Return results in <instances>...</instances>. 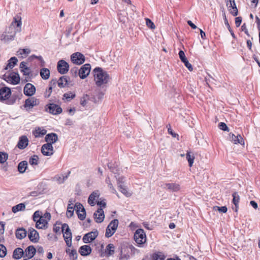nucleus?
Listing matches in <instances>:
<instances>
[{
    "mask_svg": "<svg viewBox=\"0 0 260 260\" xmlns=\"http://www.w3.org/2000/svg\"><path fill=\"white\" fill-rule=\"evenodd\" d=\"M26 62L22 61L19 66L20 70L24 76H29L31 74V69L26 66Z\"/></svg>",
    "mask_w": 260,
    "mask_h": 260,
    "instance_id": "a878e982",
    "label": "nucleus"
},
{
    "mask_svg": "<svg viewBox=\"0 0 260 260\" xmlns=\"http://www.w3.org/2000/svg\"><path fill=\"white\" fill-rule=\"evenodd\" d=\"M28 139L26 136H22L19 137L17 147L21 150L25 149L28 145Z\"/></svg>",
    "mask_w": 260,
    "mask_h": 260,
    "instance_id": "aec40b11",
    "label": "nucleus"
},
{
    "mask_svg": "<svg viewBox=\"0 0 260 260\" xmlns=\"http://www.w3.org/2000/svg\"><path fill=\"white\" fill-rule=\"evenodd\" d=\"M69 82V78L67 76H63L59 78L57 81V84L60 88H64L68 84Z\"/></svg>",
    "mask_w": 260,
    "mask_h": 260,
    "instance_id": "7c9ffc66",
    "label": "nucleus"
},
{
    "mask_svg": "<svg viewBox=\"0 0 260 260\" xmlns=\"http://www.w3.org/2000/svg\"><path fill=\"white\" fill-rule=\"evenodd\" d=\"M64 240L68 247L72 246V233L63 234Z\"/></svg>",
    "mask_w": 260,
    "mask_h": 260,
    "instance_id": "ea45409f",
    "label": "nucleus"
},
{
    "mask_svg": "<svg viewBox=\"0 0 260 260\" xmlns=\"http://www.w3.org/2000/svg\"><path fill=\"white\" fill-rule=\"evenodd\" d=\"M58 136L55 133H50L46 135L45 138V141L47 143H51L52 145L53 144L55 143L58 141Z\"/></svg>",
    "mask_w": 260,
    "mask_h": 260,
    "instance_id": "393cba45",
    "label": "nucleus"
},
{
    "mask_svg": "<svg viewBox=\"0 0 260 260\" xmlns=\"http://www.w3.org/2000/svg\"><path fill=\"white\" fill-rule=\"evenodd\" d=\"M39 213L34 212L33 219L34 221L36 222V227L39 229H43L46 226L48 221L44 219V217H42V215H41Z\"/></svg>",
    "mask_w": 260,
    "mask_h": 260,
    "instance_id": "7ed1b4c3",
    "label": "nucleus"
},
{
    "mask_svg": "<svg viewBox=\"0 0 260 260\" xmlns=\"http://www.w3.org/2000/svg\"><path fill=\"white\" fill-rule=\"evenodd\" d=\"M233 200L232 208L234 211H238L239 209V202L240 200V197L237 192H234L232 194Z\"/></svg>",
    "mask_w": 260,
    "mask_h": 260,
    "instance_id": "4be33fe9",
    "label": "nucleus"
},
{
    "mask_svg": "<svg viewBox=\"0 0 260 260\" xmlns=\"http://www.w3.org/2000/svg\"><path fill=\"white\" fill-rule=\"evenodd\" d=\"M119 260H128L130 258L131 252L135 250V247L132 245H123L119 247Z\"/></svg>",
    "mask_w": 260,
    "mask_h": 260,
    "instance_id": "f03ea898",
    "label": "nucleus"
},
{
    "mask_svg": "<svg viewBox=\"0 0 260 260\" xmlns=\"http://www.w3.org/2000/svg\"><path fill=\"white\" fill-rule=\"evenodd\" d=\"M36 92L35 86L31 83H27L25 85L23 89L24 94L28 96L33 95Z\"/></svg>",
    "mask_w": 260,
    "mask_h": 260,
    "instance_id": "6ab92c4d",
    "label": "nucleus"
},
{
    "mask_svg": "<svg viewBox=\"0 0 260 260\" xmlns=\"http://www.w3.org/2000/svg\"><path fill=\"white\" fill-rule=\"evenodd\" d=\"M39 157L37 155L31 156L28 160V162L31 166H37L38 164Z\"/></svg>",
    "mask_w": 260,
    "mask_h": 260,
    "instance_id": "c03bdc74",
    "label": "nucleus"
},
{
    "mask_svg": "<svg viewBox=\"0 0 260 260\" xmlns=\"http://www.w3.org/2000/svg\"><path fill=\"white\" fill-rule=\"evenodd\" d=\"M116 177L119 190L125 196L129 197L131 194L127 191L126 186L124 185V177L118 176Z\"/></svg>",
    "mask_w": 260,
    "mask_h": 260,
    "instance_id": "1a4fd4ad",
    "label": "nucleus"
},
{
    "mask_svg": "<svg viewBox=\"0 0 260 260\" xmlns=\"http://www.w3.org/2000/svg\"><path fill=\"white\" fill-rule=\"evenodd\" d=\"M100 193L99 190L93 191L88 197L87 202L91 206H94L99 199Z\"/></svg>",
    "mask_w": 260,
    "mask_h": 260,
    "instance_id": "2eb2a0df",
    "label": "nucleus"
},
{
    "mask_svg": "<svg viewBox=\"0 0 260 260\" xmlns=\"http://www.w3.org/2000/svg\"><path fill=\"white\" fill-rule=\"evenodd\" d=\"M213 210L215 211H227L228 209L226 206L218 207L214 206Z\"/></svg>",
    "mask_w": 260,
    "mask_h": 260,
    "instance_id": "e2e57ef3",
    "label": "nucleus"
},
{
    "mask_svg": "<svg viewBox=\"0 0 260 260\" xmlns=\"http://www.w3.org/2000/svg\"><path fill=\"white\" fill-rule=\"evenodd\" d=\"M67 211L84 212L86 211V210L82 204L80 203L77 202L74 203V201H69Z\"/></svg>",
    "mask_w": 260,
    "mask_h": 260,
    "instance_id": "423d86ee",
    "label": "nucleus"
},
{
    "mask_svg": "<svg viewBox=\"0 0 260 260\" xmlns=\"http://www.w3.org/2000/svg\"><path fill=\"white\" fill-rule=\"evenodd\" d=\"M8 158V154L5 152H0V164H4Z\"/></svg>",
    "mask_w": 260,
    "mask_h": 260,
    "instance_id": "49530a36",
    "label": "nucleus"
},
{
    "mask_svg": "<svg viewBox=\"0 0 260 260\" xmlns=\"http://www.w3.org/2000/svg\"><path fill=\"white\" fill-rule=\"evenodd\" d=\"M41 152L45 156H51L53 154V147L51 143H46L41 147Z\"/></svg>",
    "mask_w": 260,
    "mask_h": 260,
    "instance_id": "f3484780",
    "label": "nucleus"
},
{
    "mask_svg": "<svg viewBox=\"0 0 260 260\" xmlns=\"http://www.w3.org/2000/svg\"><path fill=\"white\" fill-rule=\"evenodd\" d=\"M226 5L230 13L234 16L238 15V11L235 0H226Z\"/></svg>",
    "mask_w": 260,
    "mask_h": 260,
    "instance_id": "dca6fc26",
    "label": "nucleus"
},
{
    "mask_svg": "<svg viewBox=\"0 0 260 260\" xmlns=\"http://www.w3.org/2000/svg\"><path fill=\"white\" fill-rule=\"evenodd\" d=\"M12 23H15L17 27H20L22 24L21 17H18L17 18L14 17V21Z\"/></svg>",
    "mask_w": 260,
    "mask_h": 260,
    "instance_id": "bf43d9fd",
    "label": "nucleus"
},
{
    "mask_svg": "<svg viewBox=\"0 0 260 260\" xmlns=\"http://www.w3.org/2000/svg\"><path fill=\"white\" fill-rule=\"evenodd\" d=\"M109 169L110 170L111 172L115 174H118L119 171V169L118 168V163L114 161V162L112 161H111L110 162H109L107 165Z\"/></svg>",
    "mask_w": 260,
    "mask_h": 260,
    "instance_id": "c756f323",
    "label": "nucleus"
},
{
    "mask_svg": "<svg viewBox=\"0 0 260 260\" xmlns=\"http://www.w3.org/2000/svg\"><path fill=\"white\" fill-rule=\"evenodd\" d=\"M52 89L51 88V87H49L48 89H46L45 93H44V96L46 98H48L52 92Z\"/></svg>",
    "mask_w": 260,
    "mask_h": 260,
    "instance_id": "338daca9",
    "label": "nucleus"
},
{
    "mask_svg": "<svg viewBox=\"0 0 260 260\" xmlns=\"http://www.w3.org/2000/svg\"><path fill=\"white\" fill-rule=\"evenodd\" d=\"M165 258V255L160 252L154 253L153 255V260H164Z\"/></svg>",
    "mask_w": 260,
    "mask_h": 260,
    "instance_id": "de8ad7c7",
    "label": "nucleus"
},
{
    "mask_svg": "<svg viewBox=\"0 0 260 260\" xmlns=\"http://www.w3.org/2000/svg\"><path fill=\"white\" fill-rule=\"evenodd\" d=\"M29 58H30L31 59H33L34 58L38 59L41 62V67H43L45 65V61H44L43 57L41 56H37V55L34 54V55H31L29 57Z\"/></svg>",
    "mask_w": 260,
    "mask_h": 260,
    "instance_id": "864d4df0",
    "label": "nucleus"
},
{
    "mask_svg": "<svg viewBox=\"0 0 260 260\" xmlns=\"http://www.w3.org/2000/svg\"><path fill=\"white\" fill-rule=\"evenodd\" d=\"M40 74L43 79L47 80L49 79L50 73L48 69L43 68L40 70Z\"/></svg>",
    "mask_w": 260,
    "mask_h": 260,
    "instance_id": "4c0bfd02",
    "label": "nucleus"
},
{
    "mask_svg": "<svg viewBox=\"0 0 260 260\" xmlns=\"http://www.w3.org/2000/svg\"><path fill=\"white\" fill-rule=\"evenodd\" d=\"M61 230L63 234L71 233V230L67 223L62 224Z\"/></svg>",
    "mask_w": 260,
    "mask_h": 260,
    "instance_id": "5fc2aeb1",
    "label": "nucleus"
},
{
    "mask_svg": "<svg viewBox=\"0 0 260 260\" xmlns=\"http://www.w3.org/2000/svg\"><path fill=\"white\" fill-rule=\"evenodd\" d=\"M21 31V28H17L16 29V30H15V32L13 34H11L10 36V38H8L7 37V35L6 34H2L1 36V40L2 41H11V40H13L14 39V38L15 37V34L16 33V32H20Z\"/></svg>",
    "mask_w": 260,
    "mask_h": 260,
    "instance_id": "f704fd0d",
    "label": "nucleus"
},
{
    "mask_svg": "<svg viewBox=\"0 0 260 260\" xmlns=\"http://www.w3.org/2000/svg\"><path fill=\"white\" fill-rule=\"evenodd\" d=\"M26 231L23 228H19L16 231L15 235L17 239H22L26 236Z\"/></svg>",
    "mask_w": 260,
    "mask_h": 260,
    "instance_id": "72a5a7b5",
    "label": "nucleus"
},
{
    "mask_svg": "<svg viewBox=\"0 0 260 260\" xmlns=\"http://www.w3.org/2000/svg\"><path fill=\"white\" fill-rule=\"evenodd\" d=\"M93 216L95 221L98 223L102 222L105 218L104 212H94Z\"/></svg>",
    "mask_w": 260,
    "mask_h": 260,
    "instance_id": "58836bf2",
    "label": "nucleus"
},
{
    "mask_svg": "<svg viewBox=\"0 0 260 260\" xmlns=\"http://www.w3.org/2000/svg\"><path fill=\"white\" fill-rule=\"evenodd\" d=\"M223 17H224V21L225 25L226 26L228 29H229V31L231 33V35L232 36V37L234 39H236V37L235 35L234 34L233 30L232 29V28L230 27V25L228 22V20L226 17L225 13H223Z\"/></svg>",
    "mask_w": 260,
    "mask_h": 260,
    "instance_id": "a18cd8bd",
    "label": "nucleus"
},
{
    "mask_svg": "<svg viewBox=\"0 0 260 260\" xmlns=\"http://www.w3.org/2000/svg\"><path fill=\"white\" fill-rule=\"evenodd\" d=\"M190 152H187L186 154V158L188 161V165L190 167L192 166L194 162V156L193 154L191 155Z\"/></svg>",
    "mask_w": 260,
    "mask_h": 260,
    "instance_id": "37998d69",
    "label": "nucleus"
},
{
    "mask_svg": "<svg viewBox=\"0 0 260 260\" xmlns=\"http://www.w3.org/2000/svg\"><path fill=\"white\" fill-rule=\"evenodd\" d=\"M134 238L135 241L139 245L143 244L146 241L145 233L142 229L136 230L134 234Z\"/></svg>",
    "mask_w": 260,
    "mask_h": 260,
    "instance_id": "39448f33",
    "label": "nucleus"
},
{
    "mask_svg": "<svg viewBox=\"0 0 260 260\" xmlns=\"http://www.w3.org/2000/svg\"><path fill=\"white\" fill-rule=\"evenodd\" d=\"M179 58L182 62L185 61L187 59V58L185 56V53L182 50H180L178 53Z\"/></svg>",
    "mask_w": 260,
    "mask_h": 260,
    "instance_id": "680f3d73",
    "label": "nucleus"
},
{
    "mask_svg": "<svg viewBox=\"0 0 260 260\" xmlns=\"http://www.w3.org/2000/svg\"><path fill=\"white\" fill-rule=\"evenodd\" d=\"M24 256V252L21 248H16L13 253V258L15 259H19Z\"/></svg>",
    "mask_w": 260,
    "mask_h": 260,
    "instance_id": "c85d7f7f",
    "label": "nucleus"
},
{
    "mask_svg": "<svg viewBox=\"0 0 260 260\" xmlns=\"http://www.w3.org/2000/svg\"><path fill=\"white\" fill-rule=\"evenodd\" d=\"M71 60L74 64L80 65L85 62V57L81 53L77 52L71 55Z\"/></svg>",
    "mask_w": 260,
    "mask_h": 260,
    "instance_id": "6e6552de",
    "label": "nucleus"
},
{
    "mask_svg": "<svg viewBox=\"0 0 260 260\" xmlns=\"http://www.w3.org/2000/svg\"><path fill=\"white\" fill-rule=\"evenodd\" d=\"M98 231L91 232L86 234L83 237V241L85 243H89L93 241L98 236Z\"/></svg>",
    "mask_w": 260,
    "mask_h": 260,
    "instance_id": "a211bd4d",
    "label": "nucleus"
},
{
    "mask_svg": "<svg viewBox=\"0 0 260 260\" xmlns=\"http://www.w3.org/2000/svg\"><path fill=\"white\" fill-rule=\"evenodd\" d=\"M57 69L61 74H66L69 70V63L63 59L59 60L57 62Z\"/></svg>",
    "mask_w": 260,
    "mask_h": 260,
    "instance_id": "f8f14e48",
    "label": "nucleus"
},
{
    "mask_svg": "<svg viewBox=\"0 0 260 260\" xmlns=\"http://www.w3.org/2000/svg\"><path fill=\"white\" fill-rule=\"evenodd\" d=\"M105 251L108 256L113 255L115 252V246L113 244H109L106 247Z\"/></svg>",
    "mask_w": 260,
    "mask_h": 260,
    "instance_id": "a19ab883",
    "label": "nucleus"
},
{
    "mask_svg": "<svg viewBox=\"0 0 260 260\" xmlns=\"http://www.w3.org/2000/svg\"><path fill=\"white\" fill-rule=\"evenodd\" d=\"M70 73L72 74L74 77H77V75H78V68L77 67L72 68L70 70Z\"/></svg>",
    "mask_w": 260,
    "mask_h": 260,
    "instance_id": "0e129e2a",
    "label": "nucleus"
},
{
    "mask_svg": "<svg viewBox=\"0 0 260 260\" xmlns=\"http://www.w3.org/2000/svg\"><path fill=\"white\" fill-rule=\"evenodd\" d=\"M182 62L184 64L185 66L188 69V70L189 71H192L193 70L192 66L189 62V61L187 60V59L186 60H185V61H183Z\"/></svg>",
    "mask_w": 260,
    "mask_h": 260,
    "instance_id": "69168bd1",
    "label": "nucleus"
},
{
    "mask_svg": "<svg viewBox=\"0 0 260 260\" xmlns=\"http://www.w3.org/2000/svg\"><path fill=\"white\" fill-rule=\"evenodd\" d=\"M39 103L38 99H36L35 97H31L25 100L23 107L26 108L27 110H28L38 105Z\"/></svg>",
    "mask_w": 260,
    "mask_h": 260,
    "instance_id": "ddd939ff",
    "label": "nucleus"
},
{
    "mask_svg": "<svg viewBox=\"0 0 260 260\" xmlns=\"http://www.w3.org/2000/svg\"><path fill=\"white\" fill-rule=\"evenodd\" d=\"M46 130L43 129H42L41 128L39 127L38 129H36L35 137H39L40 136H44L46 134Z\"/></svg>",
    "mask_w": 260,
    "mask_h": 260,
    "instance_id": "09e8293b",
    "label": "nucleus"
},
{
    "mask_svg": "<svg viewBox=\"0 0 260 260\" xmlns=\"http://www.w3.org/2000/svg\"><path fill=\"white\" fill-rule=\"evenodd\" d=\"M146 23L147 26L151 28V29H154L155 27V26L154 24V23L149 18H146Z\"/></svg>",
    "mask_w": 260,
    "mask_h": 260,
    "instance_id": "4d7b16f0",
    "label": "nucleus"
},
{
    "mask_svg": "<svg viewBox=\"0 0 260 260\" xmlns=\"http://www.w3.org/2000/svg\"><path fill=\"white\" fill-rule=\"evenodd\" d=\"M45 110L53 115H57L60 114L62 111V108L58 105L54 103H50L45 106Z\"/></svg>",
    "mask_w": 260,
    "mask_h": 260,
    "instance_id": "0eeeda50",
    "label": "nucleus"
},
{
    "mask_svg": "<svg viewBox=\"0 0 260 260\" xmlns=\"http://www.w3.org/2000/svg\"><path fill=\"white\" fill-rule=\"evenodd\" d=\"M7 254V248L3 244H0V257H4Z\"/></svg>",
    "mask_w": 260,
    "mask_h": 260,
    "instance_id": "603ef678",
    "label": "nucleus"
},
{
    "mask_svg": "<svg viewBox=\"0 0 260 260\" xmlns=\"http://www.w3.org/2000/svg\"><path fill=\"white\" fill-rule=\"evenodd\" d=\"M63 96L68 101H70L75 97V94L71 92H68L64 93Z\"/></svg>",
    "mask_w": 260,
    "mask_h": 260,
    "instance_id": "8fccbe9b",
    "label": "nucleus"
},
{
    "mask_svg": "<svg viewBox=\"0 0 260 260\" xmlns=\"http://www.w3.org/2000/svg\"><path fill=\"white\" fill-rule=\"evenodd\" d=\"M3 79L8 83L13 85H16L19 83L20 78L18 73H13L8 76L5 75Z\"/></svg>",
    "mask_w": 260,
    "mask_h": 260,
    "instance_id": "9d476101",
    "label": "nucleus"
},
{
    "mask_svg": "<svg viewBox=\"0 0 260 260\" xmlns=\"http://www.w3.org/2000/svg\"><path fill=\"white\" fill-rule=\"evenodd\" d=\"M11 94V89L6 86L0 88V101L3 102L8 100Z\"/></svg>",
    "mask_w": 260,
    "mask_h": 260,
    "instance_id": "4468645a",
    "label": "nucleus"
},
{
    "mask_svg": "<svg viewBox=\"0 0 260 260\" xmlns=\"http://www.w3.org/2000/svg\"><path fill=\"white\" fill-rule=\"evenodd\" d=\"M90 70V64L89 63L85 64L78 70V75L81 79H84L88 76Z\"/></svg>",
    "mask_w": 260,
    "mask_h": 260,
    "instance_id": "9b49d317",
    "label": "nucleus"
},
{
    "mask_svg": "<svg viewBox=\"0 0 260 260\" xmlns=\"http://www.w3.org/2000/svg\"><path fill=\"white\" fill-rule=\"evenodd\" d=\"M79 252L81 255L87 256L91 253V248L89 245H83L80 247Z\"/></svg>",
    "mask_w": 260,
    "mask_h": 260,
    "instance_id": "cd10ccee",
    "label": "nucleus"
},
{
    "mask_svg": "<svg viewBox=\"0 0 260 260\" xmlns=\"http://www.w3.org/2000/svg\"><path fill=\"white\" fill-rule=\"evenodd\" d=\"M96 204H97L98 206V208L96 209L95 211H103V209L106 206V202L105 199H99L98 202H96Z\"/></svg>",
    "mask_w": 260,
    "mask_h": 260,
    "instance_id": "e433bc0d",
    "label": "nucleus"
},
{
    "mask_svg": "<svg viewBox=\"0 0 260 260\" xmlns=\"http://www.w3.org/2000/svg\"><path fill=\"white\" fill-rule=\"evenodd\" d=\"M70 256L73 260H76L78 257L77 251L75 249H72L70 253Z\"/></svg>",
    "mask_w": 260,
    "mask_h": 260,
    "instance_id": "13d9d810",
    "label": "nucleus"
},
{
    "mask_svg": "<svg viewBox=\"0 0 260 260\" xmlns=\"http://www.w3.org/2000/svg\"><path fill=\"white\" fill-rule=\"evenodd\" d=\"M30 52V50L28 48H23V49H20L17 51V53L18 55H25L26 56L28 54H29Z\"/></svg>",
    "mask_w": 260,
    "mask_h": 260,
    "instance_id": "3c124183",
    "label": "nucleus"
},
{
    "mask_svg": "<svg viewBox=\"0 0 260 260\" xmlns=\"http://www.w3.org/2000/svg\"><path fill=\"white\" fill-rule=\"evenodd\" d=\"M163 187L172 192L178 191L180 189V185L176 183H165Z\"/></svg>",
    "mask_w": 260,
    "mask_h": 260,
    "instance_id": "5701e85b",
    "label": "nucleus"
},
{
    "mask_svg": "<svg viewBox=\"0 0 260 260\" xmlns=\"http://www.w3.org/2000/svg\"><path fill=\"white\" fill-rule=\"evenodd\" d=\"M94 79L97 86L101 87L107 84L110 79L108 73L100 67H96L92 71Z\"/></svg>",
    "mask_w": 260,
    "mask_h": 260,
    "instance_id": "f257e3e1",
    "label": "nucleus"
},
{
    "mask_svg": "<svg viewBox=\"0 0 260 260\" xmlns=\"http://www.w3.org/2000/svg\"><path fill=\"white\" fill-rule=\"evenodd\" d=\"M218 127L223 131H229V128L227 125L224 123L221 122L218 124Z\"/></svg>",
    "mask_w": 260,
    "mask_h": 260,
    "instance_id": "6e6d98bb",
    "label": "nucleus"
},
{
    "mask_svg": "<svg viewBox=\"0 0 260 260\" xmlns=\"http://www.w3.org/2000/svg\"><path fill=\"white\" fill-rule=\"evenodd\" d=\"M71 173V171H68L67 174L64 175H56L54 179L58 182L59 184H61L64 182V181L68 178L70 174Z\"/></svg>",
    "mask_w": 260,
    "mask_h": 260,
    "instance_id": "473e14b6",
    "label": "nucleus"
},
{
    "mask_svg": "<svg viewBox=\"0 0 260 260\" xmlns=\"http://www.w3.org/2000/svg\"><path fill=\"white\" fill-rule=\"evenodd\" d=\"M28 168V162L26 160L20 161L17 166L18 171L21 173H24Z\"/></svg>",
    "mask_w": 260,
    "mask_h": 260,
    "instance_id": "2f4dec72",
    "label": "nucleus"
},
{
    "mask_svg": "<svg viewBox=\"0 0 260 260\" xmlns=\"http://www.w3.org/2000/svg\"><path fill=\"white\" fill-rule=\"evenodd\" d=\"M76 213L78 215V218L80 220H84L85 218V217H86V212H82V213L76 212Z\"/></svg>",
    "mask_w": 260,
    "mask_h": 260,
    "instance_id": "774afa93",
    "label": "nucleus"
},
{
    "mask_svg": "<svg viewBox=\"0 0 260 260\" xmlns=\"http://www.w3.org/2000/svg\"><path fill=\"white\" fill-rule=\"evenodd\" d=\"M169 127H168V133L170 135H171L173 138H177V139L178 140L179 139V135L173 131L172 129L171 128L170 124H169Z\"/></svg>",
    "mask_w": 260,
    "mask_h": 260,
    "instance_id": "052dcab7",
    "label": "nucleus"
},
{
    "mask_svg": "<svg viewBox=\"0 0 260 260\" xmlns=\"http://www.w3.org/2000/svg\"><path fill=\"white\" fill-rule=\"evenodd\" d=\"M17 61L18 59L16 57H11L8 61V62L4 69L6 70L9 68L12 69L17 64Z\"/></svg>",
    "mask_w": 260,
    "mask_h": 260,
    "instance_id": "c9c22d12",
    "label": "nucleus"
},
{
    "mask_svg": "<svg viewBox=\"0 0 260 260\" xmlns=\"http://www.w3.org/2000/svg\"><path fill=\"white\" fill-rule=\"evenodd\" d=\"M36 252V249L34 246H28L25 250L24 253V257H27L28 259L31 258Z\"/></svg>",
    "mask_w": 260,
    "mask_h": 260,
    "instance_id": "bb28decb",
    "label": "nucleus"
},
{
    "mask_svg": "<svg viewBox=\"0 0 260 260\" xmlns=\"http://www.w3.org/2000/svg\"><path fill=\"white\" fill-rule=\"evenodd\" d=\"M229 138L230 140L234 142V144H240L241 145L244 144V141L243 138L240 135H235L233 134H229Z\"/></svg>",
    "mask_w": 260,
    "mask_h": 260,
    "instance_id": "b1692460",
    "label": "nucleus"
},
{
    "mask_svg": "<svg viewBox=\"0 0 260 260\" xmlns=\"http://www.w3.org/2000/svg\"><path fill=\"white\" fill-rule=\"evenodd\" d=\"M119 221L117 219H113L110 222L106 231L105 236L107 238L111 237L115 233Z\"/></svg>",
    "mask_w": 260,
    "mask_h": 260,
    "instance_id": "20e7f679",
    "label": "nucleus"
},
{
    "mask_svg": "<svg viewBox=\"0 0 260 260\" xmlns=\"http://www.w3.org/2000/svg\"><path fill=\"white\" fill-rule=\"evenodd\" d=\"M28 237L29 240L34 243L38 242L39 239V235L38 232L33 228L29 229Z\"/></svg>",
    "mask_w": 260,
    "mask_h": 260,
    "instance_id": "412c9836",
    "label": "nucleus"
},
{
    "mask_svg": "<svg viewBox=\"0 0 260 260\" xmlns=\"http://www.w3.org/2000/svg\"><path fill=\"white\" fill-rule=\"evenodd\" d=\"M25 205L24 203H20L12 208V211H22L25 210Z\"/></svg>",
    "mask_w": 260,
    "mask_h": 260,
    "instance_id": "79ce46f5",
    "label": "nucleus"
}]
</instances>
